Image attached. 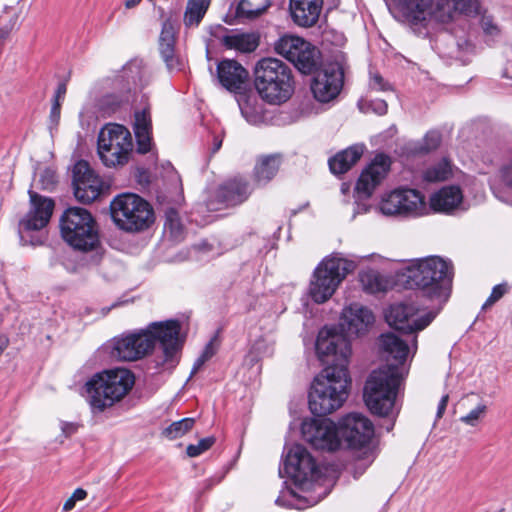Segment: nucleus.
Wrapping results in <instances>:
<instances>
[{"instance_id":"nucleus-41","label":"nucleus","mask_w":512,"mask_h":512,"mask_svg":"<svg viewBox=\"0 0 512 512\" xmlns=\"http://www.w3.org/2000/svg\"><path fill=\"white\" fill-rule=\"evenodd\" d=\"M487 410V406L483 403L478 404L474 409H472L467 415L462 416L460 421L469 426H476L479 421L484 417Z\"/></svg>"},{"instance_id":"nucleus-3","label":"nucleus","mask_w":512,"mask_h":512,"mask_svg":"<svg viewBox=\"0 0 512 512\" xmlns=\"http://www.w3.org/2000/svg\"><path fill=\"white\" fill-rule=\"evenodd\" d=\"M181 324L178 320L151 322L145 329L123 335L114 340L113 354L123 361H136L150 354L159 343L164 363L175 365V356L181 350Z\"/></svg>"},{"instance_id":"nucleus-48","label":"nucleus","mask_w":512,"mask_h":512,"mask_svg":"<svg viewBox=\"0 0 512 512\" xmlns=\"http://www.w3.org/2000/svg\"><path fill=\"white\" fill-rule=\"evenodd\" d=\"M60 427H61L62 434L66 438H68V437L74 435L78 431L79 424L75 423V422L61 421Z\"/></svg>"},{"instance_id":"nucleus-30","label":"nucleus","mask_w":512,"mask_h":512,"mask_svg":"<svg viewBox=\"0 0 512 512\" xmlns=\"http://www.w3.org/2000/svg\"><path fill=\"white\" fill-rule=\"evenodd\" d=\"M320 61L319 50L306 40L303 41L297 55L291 61L302 73H311L316 69Z\"/></svg>"},{"instance_id":"nucleus-52","label":"nucleus","mask_w":512,"mask_h":512,"mask_svg":"<svg viewBox=\"0 0 512 512\" xmlns=\"http://www.w3.org/2000/svg\"><path fill=\"white\" fill-rule=\"evenodd\" d=\"M66 91H67L66 84L65 83L59 84L57 87V90L55 92L54 101L60 102V100H63L65 97Z\"/></svg>"},{"instance_id":"nucleus-24","label":"nucleus","mask_w":512,"mask_h":512,"mask_svg":"<svg viewBox=\"0 0 512 512\" xmlns=\"http://www.w3.org/2000/svg\"><path fill=\"white\" fill-rule=\"evenodd\" d=\"M220 84L230 92H240L248 80V71L236 60L224 59L217 65Z\"/></svg>"},{"instance_id":"nucleus-9","label":"nucleus","mask_w":512,"mask_h":512,"mask_svg":"<svg viewBox=\"0 0 512 512\" xmlns=\"http://www.w3.org/2000/svg\"><path fill=\"white\" fill-rule=\"evenodd\" d=\"M355 268L354 261L339 256L323 259L315 268L309 285L311 299L318 304L328 301L346 276Z\"/></svg>"},{"instance_id":"nucleus-51","label":"nucleus","mask_w":512,"mask_h":512,"mask_svg":"<svg viewBox=\"0 0 512 512\" xmlns=\"http://www.w3.org/2000/svg\"><path fill=\"white\" fill-rule=\"evenodd\" d=\"M482 26L487 34L494 35L498 33V28L490 20L483 19Z\"/></svg>"},{"instance_id":"nucleus-55","label":"nucleus","mask_w":512,"mask_h":512,"mask_svg":"<svg viewBox=\"0 0 512 512\" xmlns=\"http://www.w3.org/2000/svg\"><path fill=\"white\" fill-rule=\"evenodd\" d=\"M207 360L205 358H203L201 355L196 359L194 365H193V368H192V371H191V375H194L196 374L200 368L204 365V363L206 362Z\"/></svg>"},{"instance_id":"nucleus-18","label":"nucleus","mask_w":512,"mask_h":512,"mask_svg":"<svg viewBox=\"0 0 512 512\" xmlns=\"http://www.w3.org/2000/svg\"><path fill=\"white\" fill-rule=\"evenodd\" d=\"M72 184L76 199L82 203H91L102 192L103 181L85 160L75 163Z\"/></svg>"},{"instance_id":"nucleus-36","label":"nucleus","mask_w":512,"mask_h":512,"mask_svg":"<svg viewBox=\"0 0 512 512\" xmlns=\"http://www.w3.org/2000/svg\"><path fill=\"white\" fill-rule=\"evenodd\" d=\"M121 78L127 80V90H131V84L138 85L142 83L145 75V65L141 59H133L129 61L122 69Z\"/></svg>"},{"instance_id":"nucleus-6","label":"nucleus","mask_w":512,"mask_h":512,"mask_svg":"<svg viewBox=\"0 0 512 512\" xmlns=\"http://www.w3.org/2000/svg\"><path fill=\"white\" fill-rule=\"evenodd\" d=\"M451 280L450 263L437 256L415 260L407 267V283L432 300H446Z\"/></svg>"},{"instance_id":"nucleus-57","label":"nucleus","mask_w":512,"mask_h":512,"mask_svg":"<svg viewBox=\"0 0 512 512\" xmlns=\"http://www.w3.org/2000/svg\"><path fill=\"white\" fill-rule=\"evenodd\" d=\"M222 146V138L215 136L213 140L212 154L216 153Z\"/></svg>"},{"instance_id":"nucleus-15","label":"nucleus","mask_w":512,"mask_h":512,"mask_svg":"<svg viewBox=\"0 0 512 512\" xmlns=\"http://www.w3.org/2000/svg\"><path fill=\"white\" fill-rule=\"evenodd\" d=\"M284 469L299 486L316 481L321 475L315 459L304 446L299 444L293 445L287 452Z\"/></svg>"},{"instance_id":"nucleus-31","label":"nucleus","mask_w":512,"mask_h":512,"mask_svg":"<svg viewBox=\"0 0 512 512\" xmlns=\"http://www.w3.org/2000/svg\"><path fill=\"white\" fill-rule=\"evenodd\" d=\"M281 162L280 154L261 156L254 168L255 180L260 184L268 183L277 174Z\"/></svg>"},{"instance_id":"nucleus-16","label":"nucleus","mask_w":512,"mask_h":512,"mask_svg":"<svg viewBox=\"0 0 512 512\" xmlns=\"http://www.w3.org/2000/svg\"><path fill=\"white\" fill-rule=\"evenodd\" d=\"M303 439L316 450L335 451L340 447L339 430L330 419H306L301 425Z\"/></svg>"},{"instance_id":"nucleus-49","label":"nucleus","mask_w":512,"mask_h":512,"mask_svg":"<svg viewBox=\"0 0 512 512\" xmlns=\"http://www.w3.org/2000/svg\"><path fill=\"white\" fill-rule=\"evenodd\" d=\"M60 111H61V103L59 101H54L53 105L51 107V112H50V118H51L52 122L58 123V121L60 119Z\"/></svg>"},{"instance_id":"nucleus-46","label":"nucleus","mask_w":512,"mask_h":512,"mask_svg":"<svg viewBox=\"0 0 512 512\" xmlns=\"http://www.w3.org/2000/svg\"><path fill=\"white\" fill-rule=\"evenodd\" d=\"M507 292L506 284H498L493 287L492 292L486 302L483 304L482 309H487L496 303Z\"/></svg>"},{"instance_id":"nucleus-13","label":"nucleus","mask_w":512,"mask_h":512,"mask_svg":"<svg viewBox=\"0 0 512 512\" xmlns=\"http://www.w3.org/2000/svg\"><path fill=\"white\" fill-rule=\"evenodd\" d=\"M436 312H422L412 303H397L385 314L387 323L404 334H415L425 329L435 318Z\"/></svg>"},{"instance_id":"nucleus-33","label":"nucleus","mask_w":512,"mask_h":512,"mask_svg":"<svg viewBox=\"0 0 512 512\" xmlns=\"http://www.w3.org/2000/svg\"><path fill=\"white\" fill-rule=\"evenodd\" d=\"M211 0H187L183 23L186 28L198 27L204 18Z\"/></svg>"},{"instance_id":"nucleus-54","label":"nucleus","mask_w":512,"mask_h":512,"mask_svg":"<svg viewBox=\"0 0 512 512\" xmlns=\"http://www.w3.org/2000/svg\"><path fill=\"white\" fill-rule=\"evenodd\" d=\"M213 355H214L213 344H212V342L210 341V342L206 345V347H205V349H204L203 353L201 354V356H202L203 358H205V359L208 361V360H209Z\"/></svg>"},{"instance_id":"nucleus-28","label":"nucleus","mask_w":512,"mask_h":512,"mask_svg":"<svg viewBox=\"0 0 512 512\" xmlns=\"http://www.w3.org/2000/svg\"><path fill=\"white\" fill-rule=\"evenodd\" d=\"M365 146L355 144L347 149L337 153L329 159V167L333 174L340 175L346 173L364 153Z\"/></svg>"},{"instance_id":"nucleus-58","label":"nucleus","mask_w":512,"mask_h":512,"mask_svg":"<svg viewBox=\"0 0 512 512\" xmlns=\"http://www.w3.org/2000/svg\"><path fill=\"white\" fill-rule=\"evenodd\" d=\"M75 503H76V501H74V499H73V498H71V497H70V498H68V499L65 501L64 505H63V510H64V511H70V510H72V509L74 508V506H75Z\"/></svg>"},{"instance_id":"nucleus-34","label":"nucleus","mask_w":512,"mask_h":512,"mask_svg":"<svg viewBox=\"0 0 512 512\" xmlns=\"http://www.w3.org/2000/svg\"><path fill=\"white\" fill-rule=\"evenodd\" d=\"M303 41L304 39L299 36L284 34L275 41L274 51L291 62L303 45Z\"/></svg>"},{"instance_id":"nucleus-63","label":"nucleus","mask_w":512,"mask_h":512,"mask_svg":"<svg viewBox=\"0 0 512 512\" xmlns=\"http://www.w3.org/2000/svg\"><path fill=\"white\" fill-rule=\"evenodd\" d=\"M393 425H394V423H393V422H391V423L386 427L387 431H390V430L392 429Z\"/></svg>"},{"instance_id":"nucleus-39","label":"nucleus","mask_w":512,"mask_h":512,"mask_svg":"<svg viewBox=\"0 0 512 512\" xmlns=\"http://www.w3.org/2000/svg\"><path fill=\"white\" fill-rule=\"evenodd\" d=\"M194 424V418H183L171 423L167 428H165L163 435L169 440L180 438L189 432L193 428Z\"/></svg>"},{"instance_id":"nucleus-12","label":"nucleus","mask_w":512,"mask_h":512,"mask_svg":"<svg viewBox=\"0 0 512 512\" xmlns=\"http://www.w3.org/2000/svg\"><path fill=\"white\" fill-rule=\"evenodd\" d=\"M133 149L129 130L120 124H107L99 132L97 151L106 167L125 165Z\"/></svg>"},{"instance_id":"nucleus-1","label":"nucleus","mask_w":512,"mask_h":512,"mask_svg":"<svg viewBox=\"0 0 512 512\" xmlns=\"http://www.w3.org/2000/svg\"><path fill=\"white\" fill-rule=\"evenodd\" d=\"M316 353L324 368L312 383L309 409L314 415L325 416L339 409L348 397L351 344L345 335L324 328L317 336Z\"/></svg>"},{"instance_id":"nucleus-35","label":"nucleus","mask_w":512,"mask_h":512,"mask_svg":"<svg viewBox=\"0 0 512 512\" xmlns=\"http://www.w3.org/2000/svg\"><path fill=\"white\" fill-rule=\"evenodd\" d=\"M452 176V165L450 161L443 158L439 162L430 165L422 172V178L425 182L433 183L445 181Z\"/></svg>"},{"instance_id":"nucleus-4","label":"nucleus","mask_w":512,"mask_h":512,"mask_svg":"<svg viewBox=\"0 0 512 512\" xmlns=\"http://www.w3.org/2000/svg\"><path fill=\"white\" fill-rule=\"evenodd\" d=\"M134 374L124 368L96 373L86 382L89 404L94 412H103L120 402L133 388Z\"/></svg>"},{"instance_id":"nucleus-19","label":"nucleus","mask_w":512,"mask_h":512,"mask_svg":"<svg viewBox=\"0 0 512 512\" xmlns=\"http://www.w3.org/2000/svg\"><path fill=\"white\" fill-rule=\"evenodd\" d=\"M252 192L249 182L241 177H235L221 184L207 201L210 210H220L237 206L245 202Z\"/></svg>"},{"instance_id":"nucleus-22","label":"nucleus","mask_w":512,"mask_h":512,"mask_svg":"<svg viewBox=\"0 0 512 512\" xmlns=\"http://www.w3.org/2000/svg\"><path fill=\"white\" fill-rule=\"evenodd\" d=\"M374 323L371 310L360 304L353 303L345 307L340 318L341 334L347 336H360L366 333Z\"/></svg>"},{"instance_id":"nucleus-59","label":"nucleus","mask_w":512,"mask_h":512,"mask_svg":"<svg viewBox=\"0 0 512 512\" xmlns=\"http://www.w3.org/2000/svg\"><path fill=\"white\" fill-rule=\"evenodd\" d=\"M377 112L379 114H385L387 112V104L385 102H380L378 104Z\"/></svg>"},{"instance_id":"nucleus-21","label":"nucleus","mask_w":512,"mask_h":512,"mask_svg":"<svg viewBox=\"0 0 512 512\" xmlns=\"http://www.w3.org/2000/svg\"><path fill=\"white\" fill-rule=\"evenodd\" d=\"M177 30L171 19H166L158 39V51L169 72L182 71L185 59L176 48Z\"/></svg>"},{"instance_id":"nucleus-20","label":"nucleus","mask_w":512,"mask_h":512,"mask_svg":"<svg viewBox=\"0 0 512 512\" xmlns=\"http://www.w3.org/2000/svg\"><path fill=\"white\" fill-rule=\"evenodd\" d=\"M425 22L448 23L458 16L477 13L475 0H428L424 7Z\"/></svg>"},{"instance_id":"nucleus-62","label":"nucleus","mask_w":512,"mask_h":512,"mask_svg":"<svg viewBox=\"0 0 512 512\" xmlns=\"http://www.w3.org/2000/svg\"><path fill=\"white\" fill-rule=\"evenodd\" d=\"M503 77L512 79V75L509 74V67H507L503 73Z\"/></svg>"},{"instance_id":"nucleus-32","label":"nucleus","mask_w":512,"mask_h":512,"mask_svg":"<svg viewBox=\"0 0 512 512\" xmlns=\"http://www.w3.org/2000/svg\"><path fill=\"white\" fill-rule=\"evenodd\" d=\"M400 10L406 21L412 24H422L425 22L424 7L428 0H391Z\"/></svg>"},{"instance_id":"nucleus-26","label":"nucleus","mask_w":512,"mask_h":512,"mask_svg":"<svg viewBox=\"0 0 512 512\" xmlns=\"http://www.w3.org/2000/svg\"><path fill=\"white\" fill-rule=\"evenodd\" d=\"M463 194L458 186H445L430 197V207L435 212L449 214L462 203Z\"/></svg>"},{"instance_id":"nucleus-25","label":"nucleus","mask_w":512,"mask_h":512,"mask_svg":"<svg viewBox=\"0 0 512 512\" xmlns=\"http://www.w3.org/2000/svg\"><path fill=\"white\" fill-rule=\"evenodd\" d=\"M324 0H289L292 21L299 27L314 26L322 12Z\"/></svg>"},{"instance_id":"nucleus-53","label":"nucleus","mask_w":512,"mask_h":512,"mask_svg":"<svg viewBox=\"0 0 512 512\" xmlns=\"http://www.w3.org/2000/svg\"><path fill=\"white\" fill-rule=\"evenodd\" d=\"M87 496V492L82 488H77L73 494L71 495V498L74 499V501H81L84 500Z\"/></svg>"},{"instance_id":"nucleus-7","label":"nucleus","mask_w":512,"mask_h":512,"mask_svg":"<svg viewBox=\"0 0 512 512\" xmlns=\"http://www.w3.org/2000/svg\"><path fill=\"white\" fill-rule=\"evenodd\" d=\"M62 239L74 250L90 252L100 245L97 222L85 208L69 207L59 220Z\"/></svg>"},{"instance_id":"nucleus-14","label":"nucleus","mask_w":512,"mask_h":512,"mask_svg":"<svg viewBox=\"0 0 512 512\" xmlns=\"http://www.w3.org/2000/svg\"><path fill=\"white\" fill-rule=\"evenodd\" d=\"M424 196L415 189H396L386 195L380 203L384 215L418 217L426 213Z\"/></svg>"},{"instance_id":"nucleus-50","label":"nucleus","mask_w":512,"mask_h":512,"mask_svg":"<svg viewBox=\"0 0 512 512\" xmlns=\"http://www.w3.org/2000/svg\"><path fill=\"white\" fill-rule=\"evenodd\" d=\"M448 401H449L448 394L443 395L442 398L440 399V402H439L438 408H437V413H436L437 419L442 418V416L444 415Z\"/></svg>"},{"instance_id":"nucleus-56","label":"nucleus","mask_w":512,"mask_h":512,"mask_svg":"<svg viewBox=\"0 0 512 512\" xmlns=\"http://www.w3.org/2000/svg\"><path fill=\"white\" fill-rule=\"evenodd\" d=\"M10 30L11 29H7V28L0 29V53L2 52L4 42L6 41V39L8 38V36L10 34Z\"/></svg>"},{"instance_id":"nucleus-17","label":"nucleus","mask_w":512,"mask_h":512,"mask_svg":"<svg viewBox=\"0 0 512 512\" xmlns=\"http://www.w3.org/2000/svg\"><path fill=\"white\" fill-rule=\"evenodd\" d=\"M344 83V73L338 64H328L316 70L311 81L314 98L322 103L335 99Z\"/></svg>"},{"instance_id":"nucleus-8","label":"nucleus","mask_w":512,"mask_h":512,"mask_svg":"<svg viewBox=\"0 0 512 512\" xmlns=\"http://www.w3.org/2000/svg\"><path fill=\"white\" fill-rule=\"evenodd\" d=\"M110 212L115 225L126 232L147 230L155 221L150 203L133 193L116 196L110 203Z\"/></svg>"},{"instance_id":"nucleus-61","label":"nucleus","mask_w":512,"mask_h":512,"mask_svg":"<svg viewBox=\"0 0 512 512\" xmlns=\"http://www.w3.org/2000/svg\"><path fill=\"white\" fill-rule=\"evenodd\" d=\"M490 187L494 193V195L498 198H501V196L499 195L500 194V189L496 186V183L495 182H491L490 183Z\"/></svg>"},{"instance_id":"nucleus-2","label":"nucleus","mask_w":512,"mask_h":512,"mask_svg":"<svg viewBox=\"0 0 512 512\" xmlns=\"http://www.w3.org/2000/svg\"><path fill=\"white\" fill-rule=\"evenodd\" d=\"M378 342L387 361L393 359L396 364H387L370 374L364 387V400L373 414L389 417L393 415L397 390L404 377L399 365L406 361L410 350L416 352L417 336H412L411 347L408 340L392 332L381 334Z\"/></svg>"},{"instance_id":"nucleus-42","label":"nucleus","mask_w":512,"mask_h":512,"mask_svg":"<svg viewBox=\"0 0 512 512\" xmlns=\"http://www.w3.org/2000/svg\"><path fill=\"white\" fill-rule=\"evenodd\" d=\"M361 282L366 291L376 293L382 290V284L379 276L374 272H369L361 275Z\"/></svg>"},{"instance_id":"nucleus-60","label":"nucleus","mask_w":512,"mask_h":512,"mask_svg":"<svg viewBox=\"0 0 512 512\" xmlns=\"http://www.w3.org/2000/svg\"><path fill=\"white\" fill-rule=\"evenodd\" d=\"M140 2L141 0H126L125 6L126 8L130 9L138 5Z\"/></svg>"},{"instance_id":"nucleus-27","label":"nucleus","mask_w":512,"mask_h":512,"mask_svg":"<svg viewBox=\"0 0 512 512\" xmlns=\"http://www.w3.org/2000/svg\"><path fill=\"white\" fill-rule=\"evenodd\" d=\"M152 124L149 106L135 112L134 132L137 142V152L145 154L150 151Z\"/></svg>"},{"instance_id":"nucleus-44","label":"nucleus","mask_w":512,"mask_h":512,"mask_svg":"<svg viewBox=\"0 0 512 512\" xmlns=\"http://www.w3.org/2000/svg\"><path fill=\"white\" fill-rule=\"evenodd\" d=\"M441 143V134L438 131H429L423 140V145L421 147V151L430 152L439 147Z\"/></svg>"},{"instance_id":"nucleus-47","label":"nucleus","mask_w":512,"mask_h":512,"mask_svg":"<svg viewBox=\"0 0 512 512\" xmlns=\"http://www.w3.org/2000/svg\"><path fill=\"white\" fill-rule=\"evenodd\" d=\"M369 85L370 88L375 91L391 90L390 84L386 82L379 73H371Z\"/></svg>"},{"instance_id":"nucleus-64","label":"nucleus","mask_w":512,"mask_h":512,"mask_svg":"<svg viewBox=\"0 0 512 512\" xmlns=\"http://www.w3.org/2000/svg\"><path fill=\"white\" fill-rule=\"evenodd\" d=\"M241 110H242V114L247 117V109L246 108H242Z\"/></svg>"},{"instance_id":"nucleus-40","label":"nucleus","mask_w":512,"mask_h":512,"mask_svg":"<svg viewBox=\"0 0 512 512\" xmlns=\"http://www.w3.org/2000/svg\"><path fill=\"white\" fill-rule=\"evenodd\" d=\"M215 443V438L213 436L206 437L201 439L198 444H190L187 446L186 453L189 457H197L201 455L203 452L210 449Z\"/></svg>"},{"instance_id":"nucleus-45","label":"nucleus","mask_w":512,"mask_h":512,"mask_svg":"<svg viewBox=\"0 0 512 512\" xmlns=\"http://www.w3.org/2000/svg\"><path fill=\"white\" fill-rule=\"evenodd\" d=\"M129 101L128 95L122 94L120 96L117 95H106L102 99V105L108 107L110 111H115L119 108L123 103Z\"/></svg>"},{"instance_id":"nucleus-43","label":"nucleus","mask_w":512,"mask_h":512,"mask_svg":"<svg viewBox=\"0 0 512 512\" xmlns=\"http://www.w3.org/2000/svg\"><path fill=\"white\" fill-rule=\"evenodd\" d=\"M39 188L42 190H52L57 183L56 173L49 168L44 169L40 173V178L38 180Z\"/></svg>"},{"instance_id":"nucleus-23","label":"nucleus","mask_w":512,"mask_h":512,"mask_svg":"<svg viewBox=\"0 0 512 512\" xmlns=\"http://www.w3.org/2000/svg\"><path fill=\"white\" fill-rule=\"evenodd\" d=\"M391 161L387 155L377 154L373 161L365 168L357 183L355 190L360 197L369 198L375 187L384 179L390 169Z\"/></svg>"},{"instance_id":"nucleus-38","label":"nucleus","mask_w":512,"mask_h":512,"mask_svg":"<svg viewBox=\"0 0 512 512\" xmlns=\"http://www.w3.org/2000/svg\"><path fill=\"white\" fill-rule=\"evenodd\" d=\"M267 7L268 5L253 4L250 0H240L235 9V16L242 21L253 20L262 15Z\"/></svg>"},{"instance_id":"nucleus-10","label":"nucleus","mask_w":512,"mask_h":512,"mask_svg":"<svg viewBox=\"0 0 512 512\" xmlns=\"http://www.w3.org/2000/svg\"><path fill=\"white\" fill-rule=\"evenodd\" d=\"M339 434L354 451L359 465L368 467L375 459L372 444L374 425L369 418L360 413H350L339 422Z\"/></svg>"},{"instance_id":"nucleus-37","label":"nucleus","mask_w":512,"mask_h":512,"mask_svg":"<svg viewBox=\"0 0 512 512\" xmlns=\"http://www.w3.org/2000/svg\"><path fill=\"white\" fill-rule=\"evenodd\" d=\"M164 229L174 240L180 241L183 239L184 227L176 209L168 208L165 211Z\"/></svg>"},{"instance_id":"nucleus-5","label":"nucleus","mask_w":512,"mask_h":512,"mask_svg":"<svg viewBox=\"0 0 512 512\" xmlns=\"http://www.w3.org/2000/svg\"><path fill=\"white\" fill-rule=\"evenodd\" d=\"M254 85L264 101L282 104L294 93L292 70L279 59L262 58L254 68Z\"/></svg>"},{"instance_id":"nucleus-11","label":"nucleus","mask_w":512,"mask_h":512,"mask_svg":"<svg viewBox=\"0 0 512 512\" xmlns=\"http://www.w3.org/2000/svg\"><path fill=\"white\" fill-rule=\"evenodd\" d=\"M28 194L30 209L19 223L20 241L23 245H42L47 239L42 230L49 223L55 204L52 199L41 196L33 190H29Z\"/></svg>"},{"instance_id":"nucleus-29","label":"nucleus","mask_w":512,"mask_h":512,"mask_svg":"<svg viewBox=\"0 0 512 512\" xmlns=\"http://www.w3.org/2000/svg\"><path fill=\"white\" fill-rule=\"evenodd\" d=\"M221 43L227 49H233L241 53H251L259 46V35L256 33L233 32L224 35Z\"/></svg>"}]
</instances>
